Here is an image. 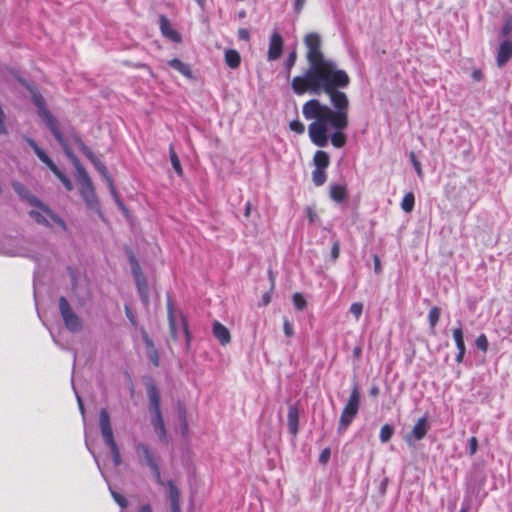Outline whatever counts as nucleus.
<instances>
[{"label": "nucleus", "mask_w": 512, "mask_h": 512, "mask_svg": "<svg viewBox=\"0 0 512 512\" xmlns=\"http://www.w3.org/2000/svg\"><path fill=\"white\" fill-rule=\"evenodd\" d=\"M394 433V429L392 426L388 425V424H385L382 426L381 430H380V440L382 443H386L388 442L392 435Z\"/></svg>", "instance_id": "34"}, {"label": "nucleus", "mask_w": 512, "mask_h": 512, "mask_svg": "<svg viewBox=\"0 0 512 512\" xmlns=\"http://www.w3.org/2000/svg\"><path fill=\"white\" fill-rule=\"evenodd\" d=\"M109 490H110V493H111V496L113 497L114 501L121 507V508H125L127 507L128 505V501L126 500V498L117 493L116 491H114L111 487H109Z\"/></svg>", "instance_id": "36"}, {"label": "nucleus", "mask_w": 512, "mask_h": 512, "mask_svg": "<svg viewBox=\"0 0 512 512\" xmlns=\"http://www.w3.org/2000/svg\"><path fill=\"white\" fill-rule=\"evenodd\" d=\"M151 412L153 414L152 424H153L154 430L160 438H164L166 436V430H165L164 421H163V418L161 415V410L160 409L152 410Z\"/></svg>", "instance_id": "19"}, {"label": "nucleus", "mask_w": 512, "mask_h": 512, "mask_svg": "<svg viewBox=\"0 0 512 512\" xmlns=\"http://www.w3.org/2000/svg\"><path fill=\"white\" fill-rule=\"evenodd\" d=\"M76 398H77V402H78V405H79L80 412L84 416L85 409H84L83 401H82L81 397L77 393H76Z\"/></svg>", "instance_id": "54"}, {"label": "nucleus", "mask_w": 512, "mask_h": 512, "mask_svg": "<svg viewBox=\"0 0 512 512\" xmlns=\"http://www.w3.org/2000/svg\"><path fill=\"white\" fill-rule=\"evenodd\" d=\"M141 334H142V338H143V341L146 346V355H147L148 359L154 364V366H158L159 365V355H158L157 349L154 346L152 339L149 337L148 333L144 329H141Z\"/></svg>", "instance_id": "15"}, {"label": "nucleus", "mask_w": 512, "mask_h": 512, "mask_svg": "<svg viewBox=\"0 0 512 512\" xmlns=\"http://www.w3.org/2000/svg\"><path fill=\"white\" fill-rule=\"evenodd\" d=\"M99 426L105 444L110 448L112 460L115 466L122 463L120 450L114 440L113 430L110 423V416L106 409H101L99 413Z\"/></svg>", "instance_id": "5"}, {"label": "nucleus", "mask_w": 512, "mask_h": 512, "mask_svg": "<svg viewBox=\"0 0 512 512\" xmlns=\"http://www.w3.org/2000/svg\"><path fill=\"white\" fill-rule=\"evenodd\" d=\"M305 2L306 0H295L294 8L297 13H299L303 9Z\"/></svg>", "instance_id": "51"}, {"label": "nucleus", "mask_w": 512, "mask_h": 512, "mask_svg": "<svg viewBox=\"0 0 512 512\" xmlns=\"http://www.w3.org/2000/svg\"><path fill=\"white\" fill-rule=\"evenodd\" d=\"M360 406V392L357 386H354L348 402L346 403L339 420L338 430L340 432L346 431L353 419L357 415Z\"/></svg>", "instance_id": "7"}, {"label": "nucleus", "mask_w": 512, "mask_h": 512, "mask_svg": "<svg viewBox=\"0 0 512 512\" xmlns=\"http://www.w3.org/2000/svg\"><path fill=\"white\" fill-rule=\"evenodd\" d=\"M350 312L358 320L363 312V304L360 302H354L350 306Z\"/></svg>", "instance_id": "38"}, {"label": "nucleus", "mask_w": 512, "mask_h": 512, "mask_svg": "<svg viewBox=\"0 0 512 512\" xmlns=\"http://www.w3.org/2000/svg\"><path fill=\"white\" fill-rule=\"evenodd\" d=\"M160 29L162 34L173 42H180L181 37L179 33L172 27L169 20L165 16L159 18Z\"/></svg>", "instance_id": "16"}, {"label": "nucleus", "mask_w": 512, "mask_h": 512, "mask_svg": "<svg viewBox=\"0 0 512 512\" xmlns=\"http://www.w3.org/2000/svg\"><path fill=\"white\" fill-rule=\"evenodd\" d=\"M125 314H126L127 318L129 319L130 323L134 327H136L137 326L136 317L128 306H125Z\"/></svg>", "instance_id": "48"}, {"label": "nucleus", "mask_w": 512, "mask_h": 512, "mask_svg": "<svg viewBox=\"0 0 512 512\" xmlns=\"http://www.w3.org/2000/svg\"><path fill=\"white\" fill-rule=\"evenodd\" d=\"M475 344H476L477 348H479L483 352H486L488 349V340L484 334H481L477 337Z\"/></svg>", "instance_id": "39"}, {"label": "nucleus", "mask_w": 512, "mask_h": 512, "mask_svg": "<svg viewBox=\"0 0 512 512\" xmlns=\"http://www.w3.org/2000/svg\"><path fill=\"white\" fill-rule=\"evenodd\" d=\"M306 214L310 222H315V220L317 219V214L311 207H308L306 209Z\"/></svg>", "instance_id": "49"}, {"label": "nucleus", "mask_w": 512, "mask_h": 512, "mask_svg": "<svg viewBox=\"0 0 512 512\" xmlns=\"http://www.w3.org/2000/svg\"><path fill=\"white\" fill-rule=\"evenodd\" d=\"M32 99L34 104L38 108L39 117L45 122L46 126L50 129L58 143L63 148L65 154L68 158L73 162L77 169V179L80 184V193L83 197L86 204L91 209H98V201L97 197L92 185V182L87 174V172L79 166L78 160L71 151L68 143L64 139L63 135L60 132L57 120L50 114V112L45 107V102L41 94L37 92H32Z\"/></svg>", "instance_id": "2"}, {"label": "nucleus", "mask_w": 512, "mask_h": 512, "mask_svg": "<svg viewBox=\"0 0 512 512\" xmlns=\"http://www.w3.org/2000/svg\"><path fill=\"white\" fill-rule=\"evenodd\" d=\"M166 485L169 489L171 505L180 504V492L178 488L174 485L173 481H168Z\"/></svg>", "instance_id": "29"}, {"label": "nucleus", "mask_w": 512, "mask_h": 512, "mask_svg": "<svg viewBox=\"0 0 512 512\" xmlns=\"http://www.w3.org/2000/svg\"><path fill=\"white\" fill-rule=\"evenodd\" d=\"M330 197L336 202H343L346 198V189L342 185H332L330 188Z\"/></svg>", "instance_id": "24"}, {"label": "nucleus", "mask_w": 512, "mask_h": 512, "mask_svg": "<svg viewBox=\"0 0 512 512\" xmlns=\"http://www.w3.org/2000/svg\"><path fill=\"white\" fill-rule=\"evenodd\" d=\"M59 310L66 328L71 332H80L82 330V321L80 317L72 310L66 298L59 299Z\"/></svg>", "instance_id": "8"}, {"label": "nucleus", "mask_w": 512, "mask_h": 512, "mask_svg": "<svg viewBox=\"0 0 512 512\" xmlns=\"http://www.w3.org/2000/svg\"><path fill=\"white\" fill-rule=\"evenodd\" d=\"M473 78H474L475 80H480V79H481V72H480V71H475V72L473 73Z\"/></svg>", "instance_id": "61"}, {"label": "nucleus", "mask_w": 512, "mask_h": 512, "mask_svg": "<svg viewBox=\"0 0 512 512\" xmlns=\"http://www.w3.org/2000/svg\"><path fill=\"white\" fill-rule=\"evenodd\" d=\"M478 441L476 437H471L469 439V454L474 455L477 451Z\"/></svg>", "instance_id": "47"}, {"label": "nucleus", "mask_w": 512, "mask_h": 512, "mask_svg": "<svg viewBox=\"0 0 512 512\" xmlns=\"http://www.w3.org/2000/svg\"><path fill=\"white\" fill-rule=\"evenodd\" d=\"M290 129L298 134H302L305 131V126L299 120H293L290 122Z\"/></svg>", "instance_id": "40"}, {"label": "nucleus", "mask_w": 512, "mask_h": 512, "mask_svg": "<svg viewBox=\"0 0 512 512\" xmlns=\"http://www.w3.org/2000/svg\"><path fill=\"white\" fill-rule=\"evenodd\" d=\"M169 155H170V161H171L173 169L179 176H181L183 174V169H182L180 160H179L172 145L169 147Z\"/></svg>", "instance_id": "28"}, {"label": "nucleus", "mask_w": 512, "mask_h": 512, "mask_svg": "<svg viewBox=\"0 0 512 512\" xmlns=\"http://www.w3.org/2000/svg\"><path fill=\"white\" fill-rule=\"evenodd\" d=\"M373 261H374V271H375V273H377V274L381 273L382 268H381V262H380L379 257L377 255H374Z\"/></svg>", "instance_id": "50"}, {"label": "nucleus", "mask_w": 512, "mask_h": 512, "mask_svg": "<svg viewBox=\"0 0 512 512\" xmlns=\"http://www.w3.org/2000/svg\"><path fill=\"white\" fill-rule=\"evenodd\" d=\"M213 334L222 345H227L231 340L229 330L217 321L213 323Z\"/></svg>", "instance_id": "18"}, {"label": "nucleus", "mask_w": 512, "mask_h": 512, "mask_svg": "<svg viewBox=\"0 0 512 512\" xmlns=\"http://www.w3.org/2000/svg\"><path fill=\"white\" fill-rule=\"evenodd\" d=\"M170 336L176 343H183L186 351L190 348L191 336L188 323L182 312L177 311L171 300L167 302Z\"/></svg>", "instance_id": "3"}, {"label": "nucleus", "mask_w": 512, "mask_h": 512, "mask_svg": "<svg viewBox=\"0 0 512 512\" xmlns=\"http://www.w3.org/2000/svg\"><path fill=\"white\" fill-rule=\"evenodd\" d=\"M296 60H297V53L295 50H293L287 57L286 61H285V67H286V70H287V77L290 76V72H291V69L292 67L295 65L296 63Z\"/></svg>", "instance_id": "35"}, {"label": "nucleus", "mask_w": 512, "mask_h": 512, "mask_svg": "<svg viewBox=\"0 0 512 512\" xmlns=\"http://www.w3.org/2000/svg\"><path fill=\"white\" fill-rule=\"evenodd\" d=\"M284 333L287 337H292L294 335V330L292 324L289 322V320L285 319L284 324Z\"/></svg>", "instance_id": "45"}, {"label": "nucleus", "mask_w": 512, "mask_h": 512, "mask_svg": "<svg viewBox=\"0 0 512 512\" xmlns=\"http://www.w3.org/2000/svg\"><path fill=\"white\" fill-rule=\"evenodd\" d=\"M410 160H411V163H412L413 167L415 168L418 176L421 177L422 176V167H421L420 162L417 160L414 152L410 153Z\"/></svg>", "instance_id": "42"}, {"label": "nucleus", "mask_w": 512, "mask_h": 512, "mask_svg": "<svg viewBox=\"0 0 512 512\" xmlns=\"http://www.w3.org/2000/svg\"><path fill=\"white\" fill-rule=\"evenodd\" d=\"M47 166L60 179V181L63 183L67 190L72 189V184L70 180L58 169V167L53 163V161L48 163Z\"/></svg>", "instance_id": "25"}, {"label": "nucleus", "mask_w": 512, "mask_h": 512, "mask_svg": "<svg viewBox=\"0 0 512 512\" xmlns=\"http://www.w3.org/2000/svg\"><path fill=\"white\" fill-rule=\"evenodd\" d=\"M293 303L296 309L303 310L306 306V300L304 299L303 295L300 293H295L293 295Z\"/></svg>", "instance_id": "37"}, {"label": "nucleus", "mask_w": 512, "mask_h": 512, "mask_svg": "<svg viewBox=\"0 0 512 512\" xmlns=\"http://www.w3.org/2000/svg\"><path fill=\"white\" fill-rule=\"evenodd\" d=\"M340 254V243L339 241H334L331 248V258L333 261L337 260Z\"/></svg>", "instance_id": "44"}, {"label": "nucleus", "mask_w": 512, "mask_h": 512, "mask_svg": "<svg viewBox=\"0 0 512 512\" xmlns=\"http://www.w3.org/2000/svg\"><path fill=\"white\" fill-rule=\"evenodd\" d=\"M466 348H460L458 349V353L456 355V361L458 363H461L463 361L464 355H465Z\"/></svg>", "instance_id": "53"}, {"label": "nucleus", "mask_w": 512, "mask_h": 512, "mask_svg": "<svg viewBox=\"0 0 512 512\" xmlns=\"http://www.w3.org/2000/svg\"><path fill=\"white\" fill-rule=\"evenodd\" d=\"M132 272H133V275L135 278V282H136V286H137L139 295H140L142 301L145 304H148L149 292H148L147 281H146L145 277L143 276V274L141 273L140 267L137 263H134L132 265Z\"/></svg>", "instance_id": "12"}, {"label": "nucleus", "mask_w": 512, "mask_h": 512, "mask_svg": "<svg viewBox=\"0 0 512 512\" xmlns=\"http://www.w3.org/2000/svg\"><path fill=\"white\" fill-rule=\"evenodd\" d=\"M169 66H171L173 69L181 73L183 76L187 78L192 77V72L188 64L182 62L181 60L175 58L168 62Z\"/></svg>", "instance_id": "20"}, {"label": "nucleus", "mask_w": 512, "mask_h": 512, "mask_svg": "<svg viewBox=\"0 0 512 512\" xmlns=\"http://www.w3.org/2000/svg\"><path fill=\"white\" fill-rule=\"evenodd\" d=\"M28 144L30 147L34 150L35 154L38 156V158L45 163L46 165L50 163L52 160L48 157V155L37 145V143L33 140L28 138L27 139Z\"/></svg>", "instance_id": "26"}, {"label": "nucleus", "mask_w": 512, "mask_h": 512, "mask_svg": "<svg viewBox=\"0 0 512 512\" xmlns=\"http://www.w3.org/2000/svg\"><path fill=\"white\" fill-rule=\"evenodd\" d=\"M148 397L150 402V410L160 409V394L154 385L148 387Z\"/></svg>", "instance_id": "22"}, {"label": "nucleus", "mask_w": 512, "mask_h": 512, "mask_svg": "<svg viewBox=\"0 0 512 512\" xmlns=\"http://www.w3.org/2000/svg\"><path fill=\"white\" fill-rule=\"evenodd\" d=\"M239 37L241 39L247 40L249 38V33L246 29H240L239 30Z\"/></svg>", "instance_id": "55"}, {"label": "nucleus", "mask_w": 512, "mask_h": 512, "mask_svg": "<svg viewBox=\"0 0 512 512\" xmlns=\"http://www.w3.org/2000/svg\"><path fill=\"white\" fill-rule=\"evenodd\" d=\"M199 5H203L204 0H195Z\"/></svg>", "instance_id": "63"}, {"label": "nucleus", "mask_w": 512, "mask_h": 512, "mask_svg": "<svg viewBox=\"0 0 512 512\" xmlns=\"http://www.w3.org/2000/svg\"><path fill=\"white\" fill-rule=\"evenodd\" d=\"M429 430V424L426 417L420 418L414 425L410 434L405 436V441L413 445L416 441L422 440Z\"/></svg>", "instance_id": "11"}, {"label": "nucleus", "mask_w": 512, "mask_h": 512, "mask_svg": "<svg viewBox=\"0 0 512 512\" xmlns=\"http://www.w3.org/2000/svg\"><path fill=\"white\" fill-rule=\"evenodd\" d=\"M439 318H440V309L438 307L431 308L429 311L428 319H429L430 327L433 332L435 331V327L439 321Z\"/></svg>", "instance_id": "32"}, {"label": "nucleus", "mask_w": 512, "mask_h": 512, "mask_svg": "<svg viewBox=\"0 0 512 512\" xmlns=\"http://www.w3.org/2000/svg\"><path fill=\"white\" fill-rule=\"evenodd\" d=\"M512 57V41L510 39H506L501 42L497 51V65L499 67L504 66L508 60Z\"/></svg>", "instance_id": "14"}, {"label": "nucleus", "mask_w": 512, "mask_h": 512, "mask_svg": "<svg viewBox=\"0 0 512 512\" xmlns=\"http://www.w3.org/2000/svg\"><path fill=\"white\" fill-rule=\"evenodd\" d=\"M25 241L19 238L2 237L0 239V253L9 256H28V251L24 247Z\"/></svg>", "instance_id": "9"}, {"label": "nucleus", "mask_w": 512, "mask_h": 512, "mask_svg": "<svg viewBox=\"0 0 512 512\" xmlns=\"http://www.w3.org/2000/svg\"><path fill=\"white\" fill-rule=\"evenodd\" d=\"M28 144L30 147L34 150L35 154L38 156V158L45 163L46 165L50 163L52 160L48 157V155L37 145V143L33 140L28 138L27 139Z\"/></svg>", "instance_id": "27"}, {"label": "nucleus", "mask_w": 512, "mask_h": 512, "mask_svg": "<svg viewBox=\"0 0 512 512\" xmlns=\"http://www.w3.org/2000/svg\"><path fill=\"white\" fill-rule=\"evenodd\" d=\"M179 417L181 419V427H182V433L183 434H186L188 432V424L186 422V417H185V409L181 406L179 408Z\"/></svg>", "instance_id": "43"}, {"label": "nucleus", "mask_w": 512, "mask_h": 512, "mask_svg": "<svg viewBox=\"0 0 512 512\" xmlns=\"http://www.w3.org/2000/svg\"><path fill=\"white\" fill-rule=\"evenodd\" d=\"M135 452L139 461L145 463L150 468L155 478V481L159 485L164 486L165 482L161 477L160 467L157 458L154 455L151 448L147 444L139 442L135 446Z\"/></svg>", "instance_id": "6"}, {"label": "nucleus", "mask_w": 512, "mask_h": 512, "mask_svg": "<svg viewBox=\"0 0 512 512\" xmlns=\"http://www.w3.org/2000/svg\"><path fill=\"white\" fill-rule=\"evenodd\" d=\"M250 212H251V204L248 202L245 207V212H244L245 217H249Z\"/></svg>", "instance_id": "58"}, {"label": "nucleus", "mask_w": 512, "mask_h": 512, "mask_svg": "<svg viewBox=\"0 0 512 512\" xmlns=\"http://www.w3.org/2000/svg\"><path fill=\"white\" fill-rule=\"evenodd\" d=\"M13 187H14L16 192H18L20 195H23L24 188H23V186L20 183H14Z\"/></svg>", "instance_id": "56"}, {"label": "nucleus", "mask_w": 512, "mask_h": 512, "mask_svg": "<svg viewBox=\"0 0 512 512\" xmlns=\"http://www.w3.org/2000/svg\"><path fill=\"white\" fill-rule=\"evenodd\" d=\"M287 422L289 432L296 436L298 433V424H299V411L298 408L294 405H290L288 408Z\"/></svg>", "instance_id": "17"}, {"label": "nucleus", "mask_w": 512, "mask_h": 512, "mask_svg": "<svg viewBox=\"0 0 512 512\" xmlns=\"http://www.w3.org/2000/svg\"><path fill=\"white\" fill-rule=\"evenodd\" d=\"M453 338H454L457 349L466 348L461 326H459L453 330Z\"/></svg>", "instance_id": "33"}, {"label": "nucleus", "mask_w": 512, "mask_h": 512, "mask_svg": "<svg viewBox=\"0 0 512 512\" xmlns=\"http://www.w3.org/2000/svg\"><path fill=\"white\" fill-rule=\"evenodd\" d=\"M461 512H465V510H464V509H462V510H461Z\"/></svg>", "instance_id": "64"}, {"label": "nucleus", "mask_w": 512, "mask_h": 512, "mask_svg": "<svg viewBox=\"0 0 512 512\" xmlns=\"http://www.w3.org/2000/svg\"><path fill=\"white\" fill-rule=\"evenodd\" d=\"M370 394L372 396H377L379 394V389L378 387H373L371 390H370Z\"/></svg>", "instance_id": "60"}, {"label": "nucleus", "mask_w": 512, "mask_h": 512, "mask_svg": "<svg viewBox=\"0 0 512 512\" xmlns=\"http://www.w3.org/2000/svg\"><path fill=\"white\" fill-rule=\"evenodd\" d=\"M271 298L268 293L264 294L262 297V303L263 305H267L270 302Z\"/></svg>", "instance_id": "57"}, {"label": "nucleus", "mask_w": 512, "mask_h": 512, "mask_svg": "<svg viewBox=\"0 0 512 512\" xmlns=\"http://www.w3.org/2000/svg\"><path fill=\"white\" fill-rule=\"evenodd\" d=\"M28 201L35 207L30 211L29 214L38 224L47 226L52 229L66 231V225L64 221L52 213V211L43 203H41L37 198L32 196L28 198Z\"/></svg>", "instance_id": "4"}, {"label": "nucleus", "mask_w": 512, "mask_h": 512, "mask_svg": "<svg viewBox=\"0 0 512 512\" xmlns=\"http://www.w3.org/2000/svg\"><path fill=\"white\" fill-rule=\"evenodd\" d=\"M330 455H331L330 449L325 448L320 453L319 462L322 463V464H326L329 461V459H330Z\"/></svg>", "instance_id": "46"}, {"label": "nucleus", "mask_w": 512, "mask_h": 512, "mask_svg": "<svg viewBox=\"0 0 512 512\" xmlns=\"http://www.w3.org/2000/svg\"><path fill=\"white\" fill-rule=\"evenodd\" d=\"M414 204H415L414 194L412 192H409L403 197L402 202H401V208L405 212L409 213L413 210Z\"/></svg>", "instance_id": "30"}, {"label": "nucleus", "mask_w": 512, "mask_h": 512, "mask_svg": "<svg viewBox=\"0 0 512 512\" xmlns=\"http://www.w3.org/2000/svg\"><path fill=\"white\" fill-rule=\"evenodd\" d=\"M325 169L315 168V170L312 173V179L316 186H321L326 181V173L324 171Z\"/></svg>", "instance_id": "31"}, {"label": "nucleus", "mask_w": 512, "mask_h": 512, "mask_svg": "<svg viewBox=\"0 0 512 512\" xmlns=\"http://www.w3.org/2000/svg\"><path fill=\"white\" fill-rule=\"evenodd\" d=\"M84 153L90 159V161L93 163V165L98 170V172L105 179V181H106V183H107V185L109 187V190H110L113 198L115 199V201L119 205V207L124 209V206H123L122 202L120 201V199L118 197V194H117L116 189L114 187L113 181H112L111 177L109 176L108 170L105 167V165L97 157H95V155L92 153V151L90 149L84 147Z\"/></svg>", "instance_id": "10"}, {"label": "nucleus", "mask_w": 512, "mask_h": 512, "mask_svg": "<svg viewBox=\"0 0 512 512\" xmlns=\"http://www.w3.org/2000/svg\"><path fill=\"white\" fill-rule=\"evenodd\" d=\"M512 32V16H508L505 19L503 28H502V34L504 36H508Z\"/></svg>", "instance_id": "41"}, {"label": "nucleus", "mask_w": 512, "mask_h": 512, "mask_svg": "<svg viewBox=\"0 0 512 512\" xmlns=\"http://www.w3.org/2000/svg\"><path fill=\"white\" fill-rule=\"evenodd\" d=\"M283 48V39L278 32H274L271 35L269 50H268V59L273 61L280 57Z\"/></svg>", "instance_id": "13"}, {"label": "nucleus", "mask_w": 512, "mask_h": 512, "mask_svg": "<svg viewBox=\"0 0 512 512\" xmlns=\"http://www.w3.org/2000/svg\"><path fill=\"white\" fill-rule=\"evenodd\" d=\"M171 512H180V504L171 505Z\"/></svg>", "instance_id": "59"}, {"label": "nucleus", "mask_w": 512, "mask_h": 512, "mask_svg": "<svg viewBox=\"0 0 512 512\" xmlns=\"http://www.w3.org/2000/svg\"><path fill=\"white\" fill-rule=\"evenodd\" d=\"M360 354H361V348H360V347H356V348L354 349V355H355V356H357V357H359V356H360Z\"/></svg>", "instance_id": "62"}, {"label": "nucleus", "mask_w": 512, "mask_h": 512, "mask_svg": "<svg viewBox=\"0 0 512 512\" xmlns=\"http://www.w3.org/2000/svg\"><path fill=\"white\" fill-rule=\"evenodd\" d=\"M86 447L88 448V450H89V451L91 452V454L93 455V457H94V459H95V462H96V464H97V466H98V468H99V470H100V472H101L102 476L104 477V479H106V477H105V475H104V473H103V471H102V469H101V467H100L99 461H98V459H97L96 455L94 454V452L92 451L91 447L89 446V443H88V441H87V440H86Z\"/></svg>", "instance_id": "52"}, {"label": "nucleus", "mask_w": 512, "mask_h": 512, "mask_svg": "<svg viewBox=\"0 0 512 512\" xmlns=\"http://www.w3.org/2000/svg\"><path fill=\"white\" fill-rule=\"evenodd\" d=\"M304 43L309 67L303 75L292 79V90L297 95L309 92L329 96L334 110L318 99H311L303 105L302 113L305 119L313 120L308 126L312 143L325 147L330 139L334 147L341 148L346 143L343 131L348 127L349 100L340 89L349 85L350 78L335 62L324 57L319 34H307Z\"/></svg>", "instance_id": "1"}, {"label": "nucleus", "mask_w": 512, "mask_h": 512, "mask_svg": "<svg viewBox=\"0 0 512 512\" xmlns=\"http://www.w3.org/2000/svg\"><path fill=\"white\" fill-rule=\"evenodd\" d=\"M241 62V57L238 51L234 49H228L225 51V63L227 66H229L231 69H235L239 67Z\"/></svg>", "instance_id": "21"}, {"label": "nucleus", "mask_w": 512, "mask_h": 512, "mask_svg": "<svg viewBox=\"0 0 512 512\" xmlns=\"http://www.w3.org/2000/svg\"><path fill=\"white\" fill-rule=\"evenodd\" d=\"M316 168L325 169L329 165V156L325 151L318 150L313 158Z\"/></svg>", "instance_id": "23"}]
</instances>
